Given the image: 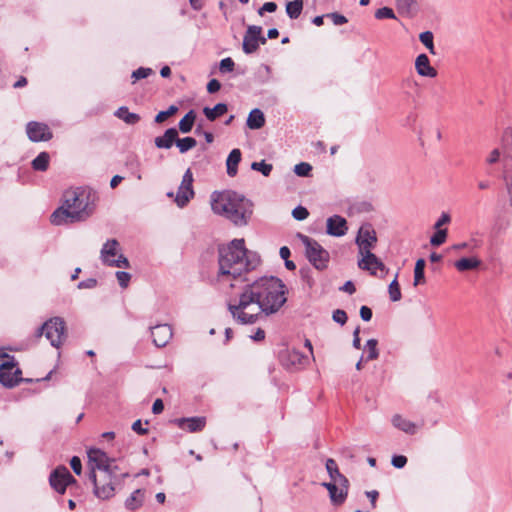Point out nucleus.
<instances>
[{
    "mask_svg": "<svg viewBox=\"0 0 512 512\" xmlns=\"http://www.w3.org/2000/svg\"><path fill=\"white\" fill-rule=\"evenodd\" d=\"M480 265L481 261L477 257L461 258L454 263L455 268L460 272L477 269Z\"/></svg>",
    "mask_w": 512,
    "mask_h": 512,
    "instance_id": "obj_27",
    "label": "nucleus"
},
{
    "mask_svg": "<svg viewBox=\"0 0 512 512\" xmlns=\"http://www.w3.org/2000/svg\"><path fill=\"white\" fill-rule=\"evenodd\" d=\"M174 423L182 430L195 433L200 432L205 428L206 418L203 416L178 418L174 420Z\"/></svg>",
    "mask_w": 512,
    "mask_h": 512,
    "instance_id": "obj_19",
    "label": "nucleus"
},
{
    "mask_svg": "<svg viewBox=\"0 0 512 512\" xmlns=\"http://www.w3.org/2000/svg\"><path fill=\"white\" fill-rule=\"evenodd\" d=\"M303 10V1L294 0L286 4V13L291 19H297Z\"/></svg>",
    "mask_w": 512,
    "mask_h": 512,
    "instance_id": "obj_32",
    "label": "nucleus"
},
{
    "mask_svg": "<svg viewBox=\"0 0 512 512\" xmlns=\"http://www.w3.org/2000/svg\"><path fill=\"white\" fill-rule=\"evenodd\" d=\"M97 192L88 187L69 188L63 192L62 205L51 215L55 225L87 220L94 212Z\"/></svg>",
    "mask_w": 512,
    "mask_h": 512,
    "instance_id": "obj_2",
    "label": "nucleus"
},
{
    "mask_svg": "<svg viewBox=\"0 0 512 512\" xmlns=\"http://www.w3.org/2000/svg\"><path fill=\"white\" fill-rule=\"evenodd\" d=\"M358 266L362 270L370 271L372 275H377V271L379 270L381 272L380 277H384V273L386 272V267L383 262L372 252L363 255L358 261Z\"/></svg>",
    "mask_w": 512,
    "mask_h": 512,
    "instance_id": "obj_16",
    "label": "nucleus"
},
{
    "mask_svg": "<svg viewBox=\"0 0 512 512\" xmlns=\"http://www.w3.org/2000/svg\"><path fill=\"white\" fill-rule=\"evenodd\" d=\"M325 466L331 481H335L339 486H349L348 479L340 473L338 465L334 459H327Z\"/></svg>",
    "mask_w": 512,
    "mask_h": 512,
    "instance_id": "obj_24",
    "label": "nucleus"
},
{
    "mask_svg": "<svg viewBox=\"0 0 512 512\" xmlns=\"http://www.w3.org/2000/svg\"><path fill=\"white\" fill-rule=\"evenodd\" d=\"M375 17L377 19H394L395 14L391 8L382 7L376 11Z\"/></svg>",
    "mask_w": 512,
    "mask_h": 512,
    "instance_id": "obj_45",
    "label": "nucleus"
},
{
    "mask_svg": "<svg viewBox=\"0 0 512 512\" xmlns=\"http://www.w3.org/2000/svg\"><path fill=\"white\" fill-rule=\"evenodd\" d=\"M333 320L340 325H344L347 322V314L344 310L337 309L333 312Z\"/></svg>",
    "mask_w": 512,
    "mask_h": 512,
    "instance_id": "obj_51",
    "label": "nucleus"
},
{
    "mask_svg": "<svg viewBox=\"0 0 512 512\" xmlns=\"http://www.w3.org/2000/svg\"><path fill=\"white\" fill-rule=\"evenodd\" d=\"M221 84L217 79H211L207 84V91L209 93H216L220 90Z\"/></svg>",
    "mask_w": 512,
    "mask_h": 512,
    "instance_id": "obj_57",
    "label": "nucleus"
},
{
    "mask_svg": "<svg viewBox=\"0 0 512 512\" xmlns=\"http://www.w3.org/2000/svg\"><path fill=\"white\" fill-rule=\"evenodd\" d=\"M250 337L254 341H262L265 338V332L261 328H258L257 331L253 335H251Z\"/></svg>",
    "mask_w": 512,
    "mask_h": 512,
    "instance_id": "obj_64",
    "label": "nucleus"
},
{
    "mask_svg": "<svg viewBox=\"0 0 512 512\" xmlns=\"http://www.w3.org/2000/svg\"><path fill=\"white\" fill-rule=\"evenodd\" d=\"M210 202L214 213L225 217L237 226L246 225L253 212L252 202L232 190L214 191Z\"/></svg>",
    "mask_w": 512,
    "mask_h": 512,
    "instance_id": "obj_4",
    "label": "nucleus"
},
{
    "mask_svg": "<svg viewBox=\"0 0 512 512\" xmlns=\"http://www.w3.org/2000/svg\"><path fill=\"white\" fill-rule=\"evenodd\" d=\"M377 340L376 339H369L366 343V348H367V356L365 357V361H371V360H375L378 358L379 356V352L377 350Z\"/></svg>",
    "mask_w": 512,
    "mask_h": 512,
    "instance_id": "obj_38",
    "label": "nucleus"
},
{
    "mask_svg": "<svg viewBox=\"0 0 512 512\" xmlns=\"http://www.w3.org/2000/svg\"><path fill=\"white\" fill-rule=\"evenodd\" d=\"M360 317L364 321H370L372 318V310L368 306H362L360 308Z\"/></svg>",
    "mask_w": 512,
    "mask_h": 512,
    "instance_id": "obj_59",
    "label": "nucleus"
},
{
    "mask_svg": "<svg viewBox=\"0 0 512 512\" xmlns=\"http://www.w3.org/2000/svg\"><path fill=\"white\" fill-rule=\"evenodd\" d=\"M436 232L430 238V244L432 246L442 245L447 238V229H435Z\"/></svg>",
    "mask_w": 512,
    "mask_h": 512,
    "instance_id": "obj_39",
    "label": "nucleus"
},
{
    "mask_svg": "<svg viewBox=\"0 0 512 512\" xmlns=\"http://www.w3.org/2000/svg\"><path fill=\"white\" fill-rule=\"evenodd\" d=\"M49 168V162H31L30 166H22L18 170V178L23 183L34 182L33 172H44Z\"/></svg>",
    "mask_w": 512,
    "mask_h": 512,
    "instance_id": "obj_18",
    "label": "nucleus"
},
{
    "mask_svg": "<svg viewBox=\"0 0 512 512\" xmlns=\"http://www.w3.org/2000/svg\"><path fill=\"white\" fill-rule=\"evenodd\" d=\"M260 257L245 248L244 239H234L218 250V278L221 281L234 280L254 270Z\"/></svg>",
    "mask_w": 512,
    "mask_h": 512,
    "instance_id": "obj_3",
    "label": "nucleus"
},
{
    "mask_svg": "<svg viewBox=\"0 0 512 512\" xmlns=\"http://www.w3.org/2000/svg\"><path fill=\"white\" fill-rule=\"evenodd\" d=\"M286 302L285 285L276 277H262L245 286L237 300L228 304L233 319L254 324L262 314L277 312Z\"/></svg>",
    "mask_w": 512,
    "mask_h": 512,
    "instance_id": "obj_1",
    "label": "nucleus"
},
{
    "mask_svg": "<svg viewBox=\"0 0 512 512\" xmlns=\"http://www.w3.org/2000/svg\"><path fill=\"white\" fill-rule=\"evenodd\" d=\"M277 9V4L275 2H266L262 5V7L258 10V14L263 16L265 12L273 13Z\"/></svg>",
    "mask_w": 512,
    "mask_h": 512,
    "instance_id": "obj_55",
    "label": "nucleus"
},
{
    "mask_svg": "<svg viewBox=\"0 0 512 512\" xmlns=\"http://www.w3.org/2000/svg\"><path fill=\"white\" fill-rule=\"evenodd\" d=\"M116 278L122 288H126L130 282L131 275L124 271H117Z\"/></svg>",
    "mask_w": 512,
    "mask_h": 512,
    "instance_id": "obj_50",
    "label": "nucleus"
},
{
    "mask_svg": "<svg viewBox=\"0 0 512 512\" xmlns=\"http://www.w3.org/2000/svg\"><path fill=\"white\" fill-rule=\"evenodd\" d=\"M163 409H164L163 401L161 399H156L152 406L153 413L159 414L163 411Z\"/></svg>",
    "mask_w": 512,
    "mask_h": 512,
    "instance_id": "obj_61",
    "label": "nucleus"
},
{
    "mask_svg": "<svg viewBox=\"0 0 512 512\" xmlns=\"http://www.w3.org/2000/svg\"><path fill=\"white\" fill-rule=\"evenodd\" d=\"M397 277L398 273L388 287L389 297L393 302L399 301L402 297Z\"/></svg>",
    "mask_w": 512,
    "mask_h": 512,
    "instance_id": "obj_35",
    "label": "nucleus"
},
{
    "mask_svg": "<svg viewBox=\"0 0 512 512\" xmlns=\"http://www.w3.org/2000/svg\"><path fill=\"white\" fill-rule=\"evenodd\" d=\"M154 74L153 69L147 67H140L132 72L131 78L133 79V83L140 79H145Z\"/></svg>",
    "mask_w": 512,
    "mask_h": 512,
    "instance_id": "obj_40",
    "label": "nucleus"
},
{
    "mask_svg": "<svg viewBox=\"0 0 512 512\" xmlns=\"http://www.w3.org/2000/svg\"><path fill=\"white\" fill-rule=\"evenodd\" d=\"M119 242L116 239L107 240L100 251L101 261L107 265L118 268L129 267L128 259L119 253Z\"/></svg>",
    "mask_w": 512,
    "mask_h": 512,
    "instance_id": "obj_9",
    "label": "nucleus"
},
{
    "mask_svg": "<svg viewBox=\"0 0 512 512\" xmlns=\"http://www.w3.org/2000/svg\"><path fill=\"white\" fill-rule=\"evenodd\" d=\"M326 17L329 18L336 26H340L348 22L347 18L344 15L339 14L337 12L328 13Z\"/></svg>",
    "mask_w": 512,
    "mask_h": 512,
    "instance_id": "obj_49",
    "label": "nucleus"
},
{
    "mask_svg": "<svg viewBox=\"0 0 512 512\" xmlns=\"http://www.w3.org/2000/svg\"><path fill=\"white\" fill-rule=\"evenodd\" d=\"M45 334V337L50 341L53 347L59 348L65 338V322L60 317H53L47 320L39 329L38 336Z\"/></svg>",
    "mask_w": 512,
    "mask_h": 512,
    "instance_id": "obj_8",
    "label": "nucleus"
},
{
    "mask_svg": "<svg viewBox=\"0 0 512 512\" xmlns=\"http://www.w3.org/2000/svg\"><path fill=\"white\" fill-rule=\"evenodd\" d=\"M21 370L13 356L0 349V383L8 388H12L22 381L20 377Z\"/></svg>",
    "mask_w": 512,
    "mask_h": 512,
    "instance_id": "obj_6",
    "label": "nucleus"
},
{
    "mask_svg": "<svg viewBox=\"0 0 512 512\" xmlns=\"http://www.w3.org/2000/svg\"><path fill=\"white\" fill-rule=\"evenodd\" d=\"M132 430L139 435H145L148 433V429L143 427L141 420H136L132 424Z\"/></svg>",
    "mask_w": 512,
    "mask_h": 512,
    "instance_id": "obj_58",
    "label": "nucleus"
},
{
    "mask_svg": "<svg viewBox=\"0 0 512 512\" xmlns=\"http://www.w3.org/2000/svg\"><path fill=\"white\" fill-rule=\"evenodd\" d=\"M292 216L298 221L305 220L309 216L308 210L303 206H297L292 211Z\"/></svg>",
    "mask_w": 512,
    "mask_h": 512,
    "instance_id": "obj_47",
    "label": "nucleus"
},
{
    "mask_svg": "<svg viewBox=\"0 0 512 512\" xmlns=\"http://www.w3.org/2000/svg\"><path fill=\"white\" fill-rule=\"evenodd\" d=\"M311 170L312 166L308 162H300L294 167L295 174L301 177L308 176Z\"/></svg>",
    "mask_w": 512,
    "mask_h": 512,
    "instance_id": "obj_43",
    "label": "nucleus"
},
{
    "mask_svg": "<svg viewBox=\"0 0 512 512\" xmlns=\"http://www.w3.org/2000/svg\"><path fill=\"white\" fill-rule=\"evenodd\" d=\"M504 180L508 191L512 192V162H506L504 166Z\"/></svg>",
    "mask_w": 512,
    "mask_h": 512,
    "instance_id": "obj_44",
    "label": "nucleus"
},
{
    "mask_svg": "<svg viewBox=\"0 0 512 512\" xmlns=\"http://www.w3.org/2000/svg\"><path fill=\"white\" fill-rule=\"evenodd\" d=\"M251 169L261 172L264 176H268L272 170V165L266 162H252Z\"/></svg>",
    "mask_w": 512,
    "mask_h": 512,
    "instance_id": "obj_42",
    "label": "nucleus"
},
{
    "mask_svg": "<svg viewBox=\"0 0 512 512\" xmlns=\"http://www.w3.org/2000/svg\"><path fill=\"white\" fill-rule=\"evenodd\" d=\"M26 132L28 138L33 142L48 141L52 138V132L50 128L41 122H29L26 127Z\"/></svg>",
    "mask_w": 512,
    "mask_h": 512,
    "instance_id": "obj_15",
    "label": "nucleus"
},
{
    "mask_svg": "<svg viewBox=\"0 0 512 512\" xmlns=\"http://www.w3.org/2000/svg\"><path fill=\"white\" fill-rule=\"evenodd\" d=\"M391 423L394 428L408 434L414 435L420 429V425L415 422L410 421L409 419L403 417L401 414H395L391 418Z\"/></svg>",
    "mask_w": 512,
    "mask_h": 512,
    "instance_id": "obj_22",
    "label": "nucleus"
},
{
    "mask_svg": "<svg viewBox=\"0 0 512 512\" xmlns=\"http://www.w3.org/2000/svg\"><path fill=\"white\" fill-rule=\"evenodd\" d=\"M322 486L329 492V497L334 505H341L347 498L349 486H339L335 481L323 482Z\"/></svg>",
    "mask_w": 512,
    "mask_h": 512,
    "instance_id": "obj_17",
    "label": "nucleus"
},
{
    "mask_svg": "<svg viewBox=\"0 0 512 512\" xmlns=\"http://www.w3.org/2000/svg\"><path fill=\"white\" fill-rule=\"evenodd\" d=\"M359 333H360V328L357 327L353 332V347L356 349L361 348Z\"/></svg>",
    "mask_w": 512,
    "mask_h": 512,
    "instance_id": "obj_62",
    "label": "nucleus"
},
{
    "mask_svg": "<svg viewBox=\"0 0 512 512\" xmlns=\"http://www.w3.org/2000/svg\"><path fill=\"white\" fill-rule=\"evenodd\" d=\"M246 124L253 130L262 128L265 124L264 113L258 108L253 109L248 115Z\"/></svg>",
    "mask_w": 512,
    "mask_h": 512,
    "instance_id": "obj_26",
    "label": "nucleus"
},
{
    "mask_svg": "<svg viewBox=\"0 0 512 512\" xmlns=\"http://www.w3.org/2000/svg\"><path fill=\"white\" fill-rule=\"evenodd\" d=\"M227 164V174L231 177H234L238 171L239 162H226Z\"/></svg>",
    "mask_w": 512,
    "mask_h": 512,
    "instance_id": "obj_60",
    "label": "nucleus"
},
{
    "mask_svg": "<svg viewBox=\"0 0 512 512\" xmlns=\"http://www.w3.org/2000/svg\"><path fill=\"white\" fill-rule=\"evenodd\" d=\"M115 116L131 125L136 124L140 120L138 114L129 112L128 108L125 106L118 108L115 112Z\"/></svg>",
    "mask_w": 512,
    "mask_h": 512,
    "instance_id": "obj_31",
    "label": "nucleus"
},
{
    "mask_svg": "<svg viewBox=\"0 0 512 512\" xmlns=\"http://www.w3.org/2000/svg\"><path fill=\"white\" fill-rule=\"evenodd\" d=\"M90 471L94 469L96 473H101L104 470L117 469L114 465V460L110 459L108 455L100 449L92 448L87 452Z\"/></svg>",
    "mask_w": 512,
    "mask_h": 512,
    "instance_id": "obj_12",
    "label": "nucleus"
},
{
    "mask_svg": "<svg viewBox=\"0 0 512 512\" xmlns=\"http://www.w3.org/2000/svg\"><path fill=\"white\" fill-rule=\"evenodd\" d=\"M143 498L144 492L137 489L126 499L125 507L130 511H134L142 506Z\"/></svg>",
    "mask_w": 512,
    "mask_h": 512,
    "instance_id": "obj_28",
    "label": "nucleus"
},
{
    "mask_svg": "<svg viewBox=\"0 0 512 512\" xmlns=\"http://www.w3.org/2000/svg\"><path fill=\"white\" fill-rule=\"evenodd\" d=\"M226 112H227V105L224 103H218L213 108L205 107L203 109L204 115L210 121H214L216 118L224 115Z\"/></svg>",
    "mask_w": 512,
    "mask_h": 512,
    "instance_id": "obj_30",
    "label": "nucleus"
},
{
    "mask_svg": "<svg viewBox=\"0 0 512 512\" xmlns=\"http://www.w3.org/2000/svg\"><path fill=\"white\" fill-rule=\"evenodd\" d=\"M96 285H97V280L94 278H89V279L79 282L78 288L79 289H91V288L96 287Z\"/></svg>",
    "mask_w": 512,
    "mask_h": 512,
    "instance_id": "obj_56",
    "label": "nucleus"
},
{
    "mask_svg": "<svg viewBox=\"0 0 512 512\" xmlns=\"http://www.w3.org/2000/svg\"><path fill=\"white\" fill-rule=\"evenodd\" d=\"M433 38V33L431 31H425L419 35V40L421 41V43L429 50L431 54L434 55L435 49Z\"/></svg>",
    "mask_w": 512,
    "mask_h": 512,
    "instance_id": "obj_37",
    "label": "nucleus"
},
{
    "mask_svg": "<svg viewBox=\"0 0 512 512\" xmlns=\"http://www.w3.org/2000/svg\"><path fill=\"white\" fill-rule=\"evenodd\" d=\"M451 222V216L447 212H443L434 224V229H441L442 226Z\"/></svg>",
    "mask_w": 512,
    "mask_h": 512,
    "instance_id": "obj_53",
    "label": "nucleus"
},
{
    "mask_svg": "<svg viewBox=\"0 0 512 512\" xmlns=\"http://www.w3.org/2000/svg\"><path fill=\"white\" fill-rule=\"evenodd\" d=\"M396 3L399 11L409 13L415 4V0H396Z\"/></svg>",
    "mask_w": 512,
    "mask_h": 512,
    "instance_id": "obj_46",
    "label": "nucleus"
},
{
    "mask_svg": "<svg viewBox=\"0 0 512 512\" xmlns=\"http://www.w3.org/2000/svg\"><path fill=\"white\" fill-rule=\"evenodd\" d=\"M70 466L76 475H80L82 472V463L78 456H73L70 460Z\"/></svg>",
    "mask_w": 512,
    "mask_h": 512,
    "instance_id": "obj_54",
    "label": "nucleus"
},
{
    "mask_svg": "<svg viewBox=\"0 0 512 512\" xmlns=\"http://www.w3.org/2000/svg\"><path fill=\"white\" fill-rule=\"evenodd\" d=\"M175 144L178 147L179 151L181 153H184V152L194 148L196 146L197 142L192 137H185L182 139L177 138Z\"/></svg>",
    "mask_w": 512,
    "mask_h": 512,
    "instance_id": "obj_36",
    "label": "nucleus"
},
{
    "mask_svg": "<svg viewBox=\"0 0 512 512\" xmlns=\"http://www.w3.org/2000/svg\"><path fill=\"white\" fill-rule=\"evenodd\" d=\"M153 343L157 347H164L172 338V329L167 324L156 325L151 328Z\"/></svg>",
    "mask_w": 512,
    "mask_h": 512,
    "instance_id": "obj_21",
    "label": "nucleus"
},
{
    "mask_svg": "<svg viewBox=\"0 0 512 512\" xmlns=\"http://www.w3.org/2000/svg\"><path fill=\"white\" fill-rule=\"evenodd\" d=\"M178 108L174 105H171L167 110L160 111L156 117L155 122L162 123L164 122L168 117L174 115L177 112Z\"/></svg>",
    "mask_w": 512,
    "mask_h": 512,
    "instance_id": "obj_41",
    "label": "nucleus"
},
{
    "mask_svg": "<svg viewBox=\"0 0 512 512\" xmlns=\"http://www.w3.org/2000/svg\"><path fill=\"white\" fill-rule=\"evenodd\" d=\"M234 69V61L230 58H224L220 61L219 70L221 73L231 72Z\"/></svg>",
    "mask_w": 512,
    "mask_h": 512,
    "instance_id": "obj_48",
    "label": "nucleus"
},
{
    "mask_svg": "<svg viewBox=\"0 0 512 512\" xmlns=\"http://www.w3.org/2000/svg\"><path fill=\"white\" fill-rule=\"evenodd\" d=\"M193 181V174L190 169H187L175 196V202L178 207H185L190 199L194 197Z\"/></svg>",
    "mask_w": 512,
    "mask_h": 512,
    "instance_id": "obj_13",
    "label": "nucleus"
},
{
    "mask_svg": "<svg viewBox=\"0 0 512 512\" xmlns=\"http://www.w3.org/2000/svg\"><path fill=\"white\" fill-rule=\"evenodd\" d=\"M355 242L361 256L372 252L377 243V235L373 226L369 223L363 224L358 230Z\"/></svg>",
    "mask_w": 512,
    "mask_h": 512,
    "instance_id": "obj_10",
    "label": "nucleus"
},
{
    "mask_svg": "<svg viewBox=\"0 0 512 512\" xmlns=\"http://www.w3.org/2000/svg\"><path fill=\"white\" fill-rule=\"evenodd\" d=\"M391 464L398 469L403 468L407 464V457L404 455H394Z\"/></svg>",
    "mask_w": 512,
    "mask_h": 512,
    "instance_id": "obj_52",
    "label": "nucleus"
},
{
    "mask_svg": "<svg viewBox=\"0 0 512 512\" xmlns=\"http://www.w3.org/2000/svg\"><path fill=\"white\" fill-rule=\"evenodd\" d=\"M341 290L347 292L349 294H353L355 292V286L352 281H347L342 287Z\"/></svg>",
    "mask_w": 512,
    "mask_h": 512,
    "instance_id": "obj_63",
    "label": "nucleus"
},
{
    "mask_svg": "<svg viewBox=\"0 0 512 512\" xmlns=\"http://www.w3.org/2000/svg\"><path fill=\"white\" fill-rule=\"evenodd\" d=\"M288 360L295 368L303 367L309 363V357L295 349L288 352Z\"/></svg>",
    "mask_w": 512,
    "mask_h": 512,
    "instance_id": "obj_29",
    "label": "nucleus"
},
{
    "mask_svg": "<svg viewBox=\"0 0 512 512\" xmlns=\"http://www.w3.org/2000/svg\"><path fill=\"white\" fill-rule=\"evenodd\" d=\"M266 38L262 36V28L256 25H250L247 28L243 38V51L246 54L254 53L260 44H265Z\"/></svg>",
    "mask_w": 512,
    "mask_h": 512,
    "instance_id": "obj_14",
    "label": "nucleus"
},
{
    "mask_svg": "<svg viewBox=\"0 0 512 512\" xmlns=\"http://www.w3.org/2000/svg\"><path fill=\"white\" fill-rule=\"evenodd\" d=\"M178 137V131L175 128H169L162 136L155 138V145L157 148L169 149Z\"/></svg>",
    "mask_w": 512,
    "mask_h": 512,
    "instance_id": "obj_25",
    "label": "nucleus"
},
{
    "mask_svg": "<svg viewBox=\"0 0 512 512\" xmlns=\"http://www.w3.org/2000/svg\"><path fill=\"white\" fill-rule=\"evenodd\" d=\"M116 469L104 470L96 473L94 469L89 472V479L94 485L93 493L101 500H108L115 495V485L118 483Z\"/></svg>",
    "mask_w": 512,
    "mask_h": 512,
    "instance_id": "obj_5",
    "label": "nucleus"
},
{
    "mask_svg": "<svg viewBox=\"0 0 512 512\" xmlns=\"http://www.w3.org/2000/svg\"><path fill=\"white\" fill-rule=\"evenodd\" d=\"M49 483L57 493L64 494L67 487L76 484L77 480L72 476L67 467L58 466L51 472Z\"/></svg>",
    "mask_w": 512,
    "mask_h": 512,
    "instance_id": "obj_11",
    "label": "nucleus"
},
{
    "mask_svg": "<svg viewBox=\"0 0 512 512\" xmlns=\"http://www.w3.org/2000/svg\"><path fill=\"white\" fill-rule=\"evenodd\" d=\"M196 115L193 110L189 111L179 122V130L188 133L192 130Z\"/></svg>",
    "mask_w": 512,
    "mask_h": 512,
    "instance_id": "obj_33",
    "label": "nucleus"
},
{
    "mask_svg": "<svg viewBox=\"0 0 512 512\" xmlns=\"http://www.w3.org/2000/svg\"><path fill=\"white\" fill-rule=\"evenodd\" d=\"M327 234L334 237H341L347 233V221L340 215H333L327 219Z\"/></svg>",
    "mask_w": 512,
    "mask_h": 512,
    "instance_id": "obj_20",
    "label": "nucleus"
},
{
    "mask_svg": "<svg viewBox=\"0 0 512 512\" xmlns=\"http://www.w3.org/2000/svg\"><path fill=\"white\" fill-rule=\"evenodd\" d=\"M424 268H425V260L424 259H418L415 264L414 268V286H418L420 283H423L425 281L424 276Z\"/></svg>",
    "mask_w": 512,
    "mask_h": 512,
    "instance_id": "obj_34",
    "label": "nucleus"
},
{
    "mask_svg": "<svg viewBox=\"0 0 512 512\" xmlns=\"http://www.w3.org/2000/svg\"><path fill=\"white\" fill-rule=\"evenodd\" d=\"M415 69L420 76L434 78L437 71L430 65V60L426 54H420L415 60Z\"/></svg>",
    "mask_w": 512,
    "mask_h": 512,
    "instance_id": "obj_23",
    "label": "nucleus"
},
{
    "mask_svg": "<svg viewBox=\"0 0 512 512\" xmlns=\"http://www.w3.org/2000/svg\"><path fill=\"white\" fill-rule=\"evenodd\" d=\"M302 243L305 245L306 256L309 262L318 270L327 267L329 261V253L316 240L299 234Z\"/></svg>",
    "mask_w": 512,
    "mask_h": 512,
    "instance_id": "obj_7",
    "label": "nucleus"
}]
</instances>
